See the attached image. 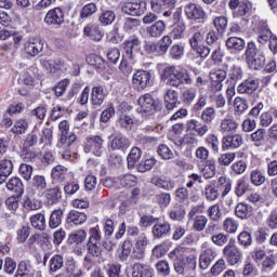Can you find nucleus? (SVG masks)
I'll return each instance as SVG.
<instances>
[{"label": "nucleus", "mask_w": 277, "mask_h": 277, "mask_svg": "<svg viewBox=\"0 0 277 277\" xmlns=\"http://www.w3.org/2000/svg\"><path fill=\"white\" fill-rule=\"evenodd\" d=\"M161 79L171 88H181L183 83L186 85L194 83V79H192L187 69L180 66H169L164 68L161 74Z\"/></svg>", "instance_id": "1"}, {"label": "nucleus", "mask_w": 277, "mask_h": 277, "mask_svg": "<svg viewBox=\"0 0 277 277\" xmlns=\"http://www.w3.org/2000/svg\"><path fill=\"white\" fill-rule=\"evenodd\" d=\"M200 120L189 119L186 122V129L187 131H195L199 137H205L209 133V124L215 120V108H205L201 113Z\"/></svg>", "instance_id": "2"}, {"label": "nucleus", "mask_w": 277, "mask_h": 277, "mask_svg": "<svg viewBox=\"0 0 277 277\" xmlns=\"http://www.w3.org/2000/svg\"><path fill=\"white\" fill-rule=\"evenodd\" d=\"M192 31L193 36L189 38L190 49H193V51H196V53H198L200 57H209L211 49L205 45V31H202V29H197L196 27H193Z\"/></svg>", "instance_id": "3"}, {"label": "nucleus", "mask_w": 277, "mask_h": 277, "mask_svg": "<svg viewBox=\"0 0 277 277\" xmlns=\"http://www.w3.org/2000/svg\"><path fill=\"white\" fill-rule=\"evenodd\" d=\"M136 111L143 116H151L157 109V102L150 94H145L138 97Z\"/></svg>", "instance_id": "4"}, {"label": "nucleus", "mask_w": 277, "mask_h": 277, "mask_svg": "<svg viewBox=\"0 0 277 277\" xmlns=\"http://www.w3.org/2000/svg\"><path fill=\"white\" fill-rule=\"evenodd\" d=\"M150 79H153L150 71L138 69L132 76V85L138 92H142V90H146L150 85Z\"/></svg>", "instance_id": "5"}, {"label": "nucleus", "mask_w": 277, "mask_h": 277, "mask_svg": "<svg viewBox=\"0 0 277 277\" xmlns=\"http://www.w3.org/2000/svg\"><path fill=\"white\" fill-rule=\"evenodd\" d=\"M217 252L209 243L205 242L201 248V253L199 256V267L200 269H209L213 261H215Z\"/></svg>", "instance_id": "6"}, {"label": "nucleus", "mask_w": 277, "mask_h": 277, "mask_svg": "<svg viewBox=\"0 0 277 277\" xmlns=\"http://www.w3.org/2000/svg\"><path fill=\"white\" fill-rule=\"evenodd\" d=\"M64 9L56 6L45 14L44 23L49 25V27H62V25H64Z\"/></svg>", "instance_id": "7"}, {"label": "nucleus", "mask_w": 277, "mask_h": 277, "mask_svg": "<svg viewBox=\"0 0 277 277\" xmlns=\"http://www.w3.org/2000/svg\"><path fill=\"white\" fill-rule=\"evenodd\" d=\"M23 51L28 57H38L44 51V42L40 38H30L24 42Z\"/></svg>", "instance_id": "8"}, {"label": "nucleus", "mask_w": 277, "mask_h": 277, "mask_svg": "<svg viewBox=\"0 0 277 277\" xmlns=\"http://www.w3.org/2000/svg\"><path fill=\"white\" fill-rule=\"evenodd\" d=\"M223 254L227 263L230 265H237V263H241V259H243V252H241V249L230 243L224 247Z\"/></svg>", "instance_id": "9"}, {"label": "nucleus", "mask_w": 277, "mask_h": 277, "mask_svg": "<svg viewBox=\"0 0 277 277\" xmlns=\"http://www.w3.org/2000/svg\"><path fill=\"white\" fill-rule=\"evenodd\" d=\"M121 12L129 14V16H142L146 12V3L144 1L126 2L121 8Z\"/></svg>", "instance_id": "10"}, {"label": "nucleus", "mask_w": 277, "mask_h": 277, "mask_svg": "<svg viewBox=\"0 0 277 277\" xmlns=\"http://www.w3.org/2000/svg\"><path fill=\"white\" fill-rule=\"evenodd\" d=\"M103 144L104 141L101 136H89L87 137L85 150H89V153H92L96 157H101L103 155Z\"/></svg>", "instance_id": "11"}, {"label": "nucleus", "mask_w": 277, "mask_h": 277, "mask_svg": "<svg viewBox=\"0 0 277 277\" xmlns=\"http://www.w3.org/2000/svg\"><path fill=\"white\" fill-rule=\"evenodd\" d=\"M184 12L190 21H198L200 18H205L207 16V13H205V9L200 6V4L196 2H189L185 5Z\"/></svg>", "instance_id": "12"}, {"label": "nucleus", "mask_w": 277, "mask_h": 277, "mask_svg": "<svg viewBox=\"0 0 277 277\" xmlns=\"http://www.w3.org/2000/svg\"><path fill=\"white\" fill-rule=\"evenodd\" d=\"M223 150H235L243 146V135L241 134H228L223 137Z\"/></svg>", "instance_id": "13"}, {"label": "nucleus", "mask_w": 277, "mask_h": 277, "mask_svg": "<svg viewBox=\"0 0 277 277\" xmlns=\"http://www.w3.org/2000/svg\"><path fill=\"white\" fill-rule=\"evenodd\" d=\"M129 146H131V141L122 134L113 136V140L108 143V148H110V150H121V153H124Z\"/></svg>", "instance_id": "14"}, {"label": "nucleus", "mask_w": 277, "mask_h": 277, "mask_svg": "<svg viewBox=\"0 0 277 277\" xmlns=\"http://www.w3.org/2000/svg\"><path fill=\"white\" fill-rule=\"evenodd\" d=\"M179 105H181V102H179V91L168 89L164 93V106L169 111H172V109H176Z\"/></svg>", "instance_id": "15"}, {"label": "nucleus", "mask_w": 277, "mask_h": 277, "mask_svg": "<svg viewBox=\"0 0 277 277\" xmlns=\"http://www.w3.org/2000/svg\"><path fill=\"white\" fill-rule=\"evenodd\" d=\"M171 230L172 226L166 221H157L151 228L153 237H155V239H161L162 237H166V235H169Z\"/></svg>", "instance_id": "16"}, {"label": "nucleus", "mask_w": 277, "mask_h": 277, "mask_svg": "<svg viewBox=\"0 0 277 277\" xmlns=\"http://www.w3.org/2000/svg\"><path fill=\"white\" fill-rule=\"evenodd\" d=\"M87 220L88 215H85V213L77 210H70L67 214L66 222L69 226H81V224H85Z\"/></svg>", "instance_id": "17"}, {"label": "nucleus", "mask_w": 277, "mask_h": 277, "mask_svg": "<svg viewBox=\"0 0 277 277\" xmlns=\"http://www.w3.org/2000/svg\"><path fill=\"white\" fill-rule=\"evenodd\" d=\"M14 170V163L10 159H3L0 161V185H3L8 181V177L12 175Z\"/></svg>", "instance_id": "18"}, {"label": "nucleus", "mask_w": 277, "mask_h": 277, "mask_svg": "<svg viewBox=\"0 0 277 277\" xmlns=\"http://www.w3.org/2000/svg\"><path fill=\"white\" fill-rule=\"evenodd\" d=\"M140 38L136 36L130 37L128 40L124 41L123 43V49L126 51L124 57H128V60H133V51L140 49Z\"/></svg>", "instance_id": "19"}, {"label": "nucleus", "mask_w": 277, "mask_h": 277, "mask_svg": "<svg viewBox=\"0 0 277 277\" xmlns=\"http://www.w3.org/2000/svg\"><path fill=\"white\" fill-rule=\"evenodd\" d=\"M51 176L53 181H56V183H64L70 176L68 167H64L62 164H57L52 168Z\"/></svg>", "instance_id": "20"}, {"label": "nucleus", "mask_w": 277, "mask_h": 277, "mask_svg": "<svg viewBox=\"0 0 277 277\" xmlns=\"http://www.w3.org/2000/svg\"><path fill=\"white\" fill-rule=\"evenodd\" d=\"M259 90V80L247 79L237 87L238 94H254Z\"/></svg>", "instance_id": "21"}, {"label": "nucleus", "mask_w": 277, "mask_h": 277, "mask_svg": "<svg viewBox=\"0 0 277 277\" xmlns=\"http://www.w3.org/2000/svg\"><path fill=\"white\" fill-rule=\"evenodd\" d=\"M132 277H155V269L148 265L137 263L132 267Z\"/></svg>", "instance_id": "22"}, {"label": "nucleus", "mask_w": 277, "mask_h": 277, "mask_svg": "<svg viewBox=\"0 0 277 277\" xmlns=\"http://www.w3.org/2000/svg\"><path fill=\"white\" fill-rule=\"evenodd\" d=\"M163 31H166V22L161 19L147 27V36H149V38H161Z\"/></svg>", "instance_id": "23"}, {"label": "nucleus", "mask_w": 277, "mask_h": 277, "mask_svg": "<svg viewBox=\"0 0 277 277\" xmlns=\"http://www.w3.org/2000/svg\"><path fill=\"white\" fill-rule=\"evenodd\" d=\"M83 34L94 42H101V40H103V31H101V27L98 25L85 26L83 29Z\"/></svg>", "instance_id": "24"}, {"label": "nucleus", "mask_w": 277, "mask_h": 277, "mask_svg": "<svg viewBox=\"0 0 277 277\" xmlns=\"http://www.w3.org/2000/svg\"><path fill=\"white\" fill-rule=\"evenodd\" d=\"M6 189H9V192H14L16 196H23L25 193V186L19 177H12L6 183Z\"/></svg>", "instance_id": "25"}, {"label": "nucleus", "mask_w": 277, "mask_h": 277, "mask_svg": "<svg viewBox=\"0 0 277 277\" xmlns=\"http://www.w3.org/2000/svg\"><path fill=\"white\" fill-rule=\"evenodd\" d=\"M239 123L235 121L232 117H225L220 122V131L221 133H233V131H237Z\"/></svg>", "instance_id": "26"}, {"label": "nucleus", "mask_w": 277, "mask_h": 277, "mask_svg": "<svg viewBox=\"0 0 277 277\" xmlns=\"http://www.w3.org/2000/svg\"><path fill=\"white\" fill-rule=\"evenodd\" d=\"M29 222L36 230H44L47 228V217L44 216V213L31 215Z\"/></svg>", "instance_id": "27"}, {"label": "nucleus", "mask_w": 277, "mask_h": 277, "mask_svg": "<svg viewBox=\"0 0 277 277\" xmlns=\"http://www.w3.org/2000/svg\"><path fill=\"white\" fill-rule=\"evenodd\" d=\"M75 142H77V134L70 132L69 134L61 135L57 146L62 149L72 148L75 146Z\"/></svg>", "instance_id": "28"}, {"label": "nucleus", "mask_w": 277, "mask_h": 277, "mask_svg": "<svg viewBox=\"0 0 277 277\" xmlns=\"http://www.w3.org/2000/svg\"><path fill=\"white\" fill-rule=\"evenodd\" d=\"M228 51H243L246 49V41L239 37H229L226 40Z\"/></svg>", "instance_id": "29"}, {"label": "nucleus", "mask_w": 277, "mask_h": 277, "mask_svg": "<svg viewBox=\"0 0 277 277\" xmlns=\"http://www.w3.org/2000/svg\"><path fill=\"white\" fill-rule=\"evenodd\" d=\"M105 101V90L103 87H93L91 92V103L92 105L101 106Z\"/></svg>", "instance_id": "30"}, {"label": "nucleus", "mask_w": 277, "mask_h": 277, "mask_svg": "<svg viewBox=\"0 0 277 277\" xmlns=\"http://www.w3.org/2000/svg\"><path fill=\"white\" fill-rule=\"evenodd\" d=\"M235 214L240 220H248L252 215V207L247 203L240 202L235 208Z\"/></svg>", "instance_id": "31"}, {"label": "nucleus", "mask_w": 277, "mask_h": 277, "mask_svg": "<svg viewBox=\"0 0 277 277\" xmlns=\"http://www.w3.org/2000/svg\"><path fill=\"white\" fill-rule=\"evenodd\" d=\"M248 100L243 98V97H239L237 96L234 100V114L235 116H241L242 114H245L246 111H248Z\"/></svg>", "instance_id": "32"}, {"label": "nucleus", "mask_w": 277, "mask_h": 277, "mask_svg": "<svg viewBox=\"0 0 277 277\" xmlns=\"http://www.w3.org/2000/svg\"><path fill=\"white\" fill-rule=\"evenodd\" d=\"M64 217V210L56 209L54 210L49 220V226L50 228H58V226H62V220Z\"/></svg>", "instance_id": "33"}, {"label": "nucleus", "mask_w": 277, "mask_h": 277, "mask_svg": "<svg viewBox=\"0 0 277 277\" xmlns=\"http://www.w3.org/2000/svg\"><path fill=\"white\" fill-rule=\"evenodd\" d=\"M206 200L208 202H213L217 200L220 193L217 192V187H215V184H208L206 185L203 192H202Z\"/></svg>", "instance_id": "34"}, {"label": "nucleus", "mask_w": 277, "mask_h": 277, "mask_svg": "<svg viewBox=\"0 0 277 277\" xmlns=\"http://www.w3.org/2000/svg\"><path fill=\"white\" fill-rule=\"evenodd\" d=\"M29 129V122L27 119H17L12 127L11 131L14 133V135H23L27 133V130Z\"/></svg>", "instance_id": "35"}, {"label": "nucleus", "mask_w": 277, "mask_h": 277, "mask_svg": "<svg viewBox=\"0 0 277 277\" xmlns=\"http://www.w3.org/2000/svg\"><path fill=\"white\" fill-rule=\"evenodd\" d=\"M31 262L29 261H21L17 265V271L15 273V277H27L32 272Z\"/></svg>", "instance_id": "36"}, {"label": "nucleus", "mask_w": 277, "mask_h": 277, "mask_svg": "<svg viewBox=\"0 0 277 277\" xmlns=\"http://www.w3.org/2000/svg\"><path fill=\"white\" fill-rule=\"evenodd\" d=\"M276 268V258L274 255H267L261 263V272L263 274H271Z\"/></svg>", "instance_id": "37"}, {"label": "nucleus", "mask_w": 277, "mask_h": 277, "mask_svg": "<svg viewBox=\"0 0 277 277\" xmlns=\"http://www.w3.org/2000/svg\"><path fill=\"white\" fill-rule=\"evenodd\" d=\"M247 63L253 70H261V68L265 66V55L263 53H260L254 57L247 60Z\"/></svg>", "instance_id": "38"}, {"label": "nucleus", "mask_w": 277, "mask_h": 277, "mask_svg": "<svg viewBox=\"0 0 277 277\" xmlns=\"http://www.w3.org/2000/svg\"><path fill=\"white\" fill-rule=\"evenodd\" d=\"M207 214L211 222H220V220H222V209L220 208V203L210 206L207 210Z\"/></svg>", "instance_id": "39"}, {"label": "nucleus", "mask_w": 277, "mask_h": 277, "mask_svg": "<svg viewBox=\"0 0 277 277\" xmlns=\"http://www.w3.org/2000/svg\"><path fill=\"white\" fill-rule=\"evenodd\" d=\"M128 167L134 168L135 163L142 159V149L138 147H132L128 155Z\"/></svg>", "instance_id": "40"}, {"label": "nucleus", "mask_w": 277, "mask_h": 277, "mask_svg": "<svg viewBox=\"0 0 277 277\" xmlns=\"http://www.w3.org/2000/svg\"><path fill=\"white\" fill-rule=\"evenodd\" d=\"M239 228V222H237V220H235L234 217H226L223 221V230H225V233H228V235H234V233H236Z\"/></svg>", "instance_id": "41"}, {"label": "nucleus", "mask_w": 277, "mask_h": 277, "mask_svg": "<svg viewBox=\"0 0 277 277\" xmlns=\"http://www.w3.org/2000/svg\"><path fill=\"white\" fill-rule=\"evenodd\" d=\"M228 77L232 80V83H237V81H240V79H243V69H241V66L239 65H233L227 70Z\"/></svg>", "instance_id": "42"}, {"label": "nucleus", "mask_w": 277, "mask_h": 277, "mask_svg": "<svg viewBox=\"0 0 277 277\" xmlns=\"http://www.w3.org/2000/svg\"><path fill=\"white\" fill-rule=\"evenodd\" d=\"M157 153L161 159L164 161H170V159H174V151L172 150V147L166 145V144H160L157 148Z\"/></svg>", "instance_id": "43"}, {"label": "nucleus", "mask_w": 277, "mask_h": 277, "mask_svg": "<svg viewBox=\"0 0 277 277\" xmlns=\"http://www.w3.org/2000/svg\"><path fill=\"white\" fill-rule=\"evenodd\" d=\"M197 92V89L194 87L185 89L182 92V102L184 103V105H190L192 103H194V101H196Z\"/></svg>", "instance_id": "44"}, {"label": "nucleus", "mask_w": 277, "mask_h": 277, "mask_svg": "<svg viewBox=\"0 0 277 277\" xmlns=\"http://www.w3.org/2000/svg\"><path fill=\"white\" fill-rule=\"evenodd\" d=\"M64 267V256L61 254H55L50 259V273L55 274V272H60Z\"/></svg>", "instance_id": "45"}, {"label": "nucleus", "mask_w": 277, "mask_h": 277, "mask_svg": "<svg viewBox=\"0 0 277 277\" xmlns=\"http://www.w3.org/2000/svg\"><path fill=\"white\" fill-rule=\"evenodd\" d=\"M151 183L156 185V187H160L161 189H166L167 192H172L174 189V181L169 180L166 181L159 176L153 177Z\"/></svg>", "instance_id": "46"}, {"label": "nucleus", "mask_w": 277, "mask_h": 277, "mask_svg": "<svg viewBox=\"0 0 277 277\" xmlns=\"http://www.w3.org/2000/svg\"><path fill=\"white\" fill-rule=\"evenodd\" d=\"M250 189V183H248V180L246 177H241L237 181L236 187H235V195L238 198H241L243 194H246Z\"/></svg>", "instance_id": "47"}, {"label": "nucleus", "mask_w": 277, "mask_h": 277, "mask_svg": "<svg viewBox=\"0 0 277 277\" xmlns=\"http://www.w3.org/2000/svg\"><path fill=\"white\" fill-rule=\"evenodd\" d=\"M201 174L205 179H213L215 176V160H207L205 167L201 169Z\"/></svg>", "instance_id": "48"}, {"label": "nucleus", "mask_w": 277, "mask_h": 277, "mask_svg": "<svg viewBox=\"0 0 277 277\" xmlns=\"http://www.w3.org/2000/svg\"><path fill=\"white\" fill-rule=\"evenodd\" d=\"M217 185L223 189L222 196H228V194H230V189H233V181L224 175L219 177Z\"/></svg>", "instance_id": "49"}, {"label": "nucleus", "mask_w": 277, "mask_h": 277, "mask_svg": "<svg viewBox=\"0 0 277 277\" xmlns=\"http://www.w3.org/2000/svg\"><path fill=\"white\" fill-rule=\"evenodd\" d=\"M193 228L197 230L198 233H201V230H205L207 228V224H209V219L205 215H197L193 217Z\"/></svg>", "instance_id": "50"}, {"label": "nucleus", "mask_w": 277, "mask_h": 277, "mask_svg": "<svg viewBox=\"0 0 277 277\" xmlns=\"http://www.w3.org/2000/svg\"><path fill=\"white\" fill-rule=\"evenodd\" d=\"M266 135L267 131H265V129H258L251 134V140L256 146H263L265 144Z\"/></svg>", "instance_id": "51"}, {"label": "nucleus", "mask_w": 277, "mask_h": 277, "mask_svg": "<svg viewBox=\"0 0 277 277\" xmlns=\"http://www.w3.org/2000/svg\"><path fill=\"white\" fill-rule=\"evenodd\" d=\"M98 21L101 25H111L116 21V13L114 11H103L98 16Z\"/></svg>", "instance_id": "52"}, {"label": "nucleus", "mask_w": 277, "mask_h": 277, "mask_svg": "<svg viewBox=\"0 0 277 277\" xmlns=\"http://www.w3.org/2000/svg\"><path fill=\"white\" fill-rule=\"evenodd\" d=\"M118 181L122 187H134L137 183V177L133 174H124L120 175Z\"/></svg>", "instance_id": "53"}, {"label": "nucleus", "mask_w": 277, "mask_h": 277, "mask_svg": "<svg viewBox=\"0 0 277 277\" xmlns=\"http://www.w3.org/2000/svg\"><path fill=\"white\" fill-rule=\"evenodd\" d=\"M31 185L36 192H42L47 189V177H44V175H35Z\"/></svg>", "instance_id": "54"}, {"label": "nucleus", "mask_w": 277, "mask_h": 277, "mask_svg": "<svg viewBox=\"0 0 277 277\" xmlns=\"http://www.w3.org/2000/svg\"><path fill=\"white\" fill-rule=\"evenodd\" d=\"M170 220H175L181 222L183 217H185V208L183 206L176 205L174 208L169 212Z\"/></svg>", "instance_id": "55"}, {"label": "nucleus", "mask_w": 277, "mask_h": 277, "mask_svg": "<svg viewBox=\"0 0 277 277\" xmlns=\"http://www.w3.org/2000/svg\"><path fill=\"white\" fill-rule=\"evenodd\" d=\"M213 25L219 34H224L228 27V19L226 16H217L213 19Z\"/></svg>", "instance_id": "56"}, {"label": "nucleus", "mask_w": 277, "mask_h": 277, "mask_svg": "<svg viewBox=\"0 0 277 277\" xmlns=\"http://www.w3.org/2000/svg\"><path fill=\"white\" fill-rule=\"evenodd\" d=\"M237 157V154L235 153H225L219 156L217 158V164L219 166H225L228 167L233 161H235V158Z\"/></svg>", "instance_id": "57"}, {"label": "nucleus", "mask_w": 277, "mask_h": 277, "mask_svg": "<svg viewBox=\"0 0 277 277\" xmlns=\"http://www.w3.org/2000/svg\"><path fill=\"white\" fill-rule=\"evenodd\" d=\"M87 237L88 233H85L84 229H78L69 235V241H72L74 243H83Z\"/></svg>", "instance_id": "58"}, {"label": "nucleus", "mask_w": 277, "mask_h": 277, "mask_svg": "<svg viewBox=\"0 0 277 277\" xmlns=\"http://www.w3.org/2000/svg\"><path fill=\"white\" fill-rule=\"evenodd\" d=\"M156 202L161 207L162 209H166L172 202V197L170 196V193H161L156 195L155 197Z\"/></svg>", "instance_id": "59"}, {"label": "nucleus", "mask_w": 277, "mask_h": 277, "mask_svg": "<svg viewBox=\"0 0 277 277\" xmlns=\"http://www.w3.org/2000/svg\"><path fill=\"white\" fill-rule=\"evenodd\" d=\"M250 179L252 185H255L256 187L263 185L265 183V175L259 170H253L250 172Z\"/></svg>", "instance_id": "60"}, {"label": "nucleus", "mask_w": 277, "mask_h": 277, "mask_svg": "<svg viewBox=\"0 0 277 277\" xmlns=\"http://www.w3.org/2000/svg\"><path fill=\"white\" fill-rule=\"evenodd\" d=\"M211 241L214 246L222 248V246H226V243H228V235L224 233L214 234L211 236Z\"/></svg>", "instance_id": "61"}, {"label": "nucleus", "mask_w": 277, "mask_h": 277, "mask_svg": "<svg viewBox=\"0 0 277 277\" xmlns=\"http://www.w3.org/2000/svg\"><path fill=\"white\" fill-rule=\"evenodd\" d=\"M42 207V202L38 199H31L29 197L24 198V209L29 211H38Z\"/></svg>", "instance_id": "62"}, {"label": "nucleus", "mask_w": 277, "mask_h": 277, "mask_svg": "<svg viewBox=\"0 0 277 277\" xmlns=\"http://www.w3.org/2000/svg\"><path fill=\"white\" fill-rule=\"evenodd\" d=\"M155 163H157V159L155 158L146 159L138 163L137 170L138 172H142V173L148 172L149 170H153V168L155 167Z\"/></svg>", "instance_id": "63"}, {"label": "nucleus", "mask_w": 277, "mask_h": 277, "mask_svg": "<svg viewBox=\"0 0 277 277\" xmlns=\"http://www.w3.org/2000/svg\"><path fill=\"white\" fill-rule=\"evenodd\" d=\"M224 269H226V261L224 259H220L211 267L210 273L212 276H220Z\"/></svg>", "instance_id": "64"}]
</instances>
